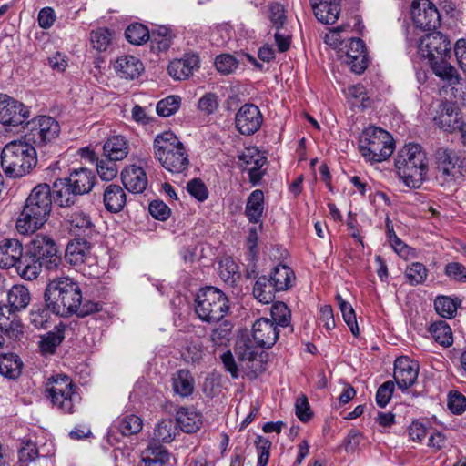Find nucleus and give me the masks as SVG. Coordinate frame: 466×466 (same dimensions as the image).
<instances>
[{
	"instance_id": "79ce46f5",
	"label": "nucleus",
	"mask_w": 466,
	"mask_h": 466,
	"mask_svg": "<svg viewBox=\"0 0 466 466\" xmlns=\"http://www.w3.org/2000/svg\"><path fill=\"white\" fill-rule=\"evenodd\" d=\"M178 433L177 422L171 419L162 420L153 431V440L158 442H171Z\"/></svg>"
},
{
	"instance_id": "39448f33",
	"label": "nucleus",
	"mask_w": 466,
	"mask_h": 466,
	"mask_svg": "<svg viewBox=\"0 0 466 466\" xmlns=\"http://www.w3.org/2000/svg\"><path fill=\"white\" fill-rule=\"evenodd\" d=\"M31 294L24 285H14L7 292V304H0V329L13 340H20L24 325L17 313L26 309Z\"/></svg>"
},
{
	"instance_id": "f704fd0d",
	"label": "nucleus",
	"mask_w": 466,
	"mask_h": 466,
	"mask_svg": "<svg viewBox=\"0 0 466 466\" xmlns=\"http://www.w3.org/2000/svg\"><path fill=\"white\" fill-rule=\"evenodd\" d=\"M268 279L278 291H284L292 286L295 274L289 267L279 264L273 268Z\"/></svg>"
},
{
	"instance_id": "2f4dec72",
	"label": "nucleus",
	"mask_w": 466,
	"mask_h": 466,
	"mask_svg": "<svg viewBox=\"0 0 466 466\" xmlns=\"http://www.w3.org/2000/svg\"><path fill=\"white\" fill-rule=\"evenodd\" d=\"M127 202L123 188L116 184L108 185L104 191V204L106 210L112 213L120 212Z\"/></svg>"
},
{
	"instance_id": "6e6d98bb",
	"label": "nucleus",
	"mask_w": 466,
	"mask_h": 466,
	"mask_svg": "<svg viewBox=\"0 0 466 466\" xmlns=\"http://www.w3.org/2000/svg\"><path fill=\"white\" fill-rule=\"evenodd\" d=\"M238 66L236 58L228 54H222L216 57L215 66L223 75L233 73Z\"/></svg>"
},
{
	"instance_id": "f8f14e48",
	"label": "nucleus",
	"mask_w": 466,
	"mask_h": 466,
	"mask_svg": "<svg viewBox=\"0 0 466 466\" xmlns=\"http://www.w3.org/2000/svg\"><path fill=\"white\" fill-rule=\"evenodd\" d=\"M30 254L42 262V266L48 270L56 269L61 264V257L55 240L47 236L36 235L27 246Z\"/></svg>"
},
{
	"instance_id": "7c9ffc66",
	"label": "nucleus",
	"mask_w": 466,
	"mask_h": 466,
	"mask_svg": "<svg viewBox=\"0 0 466 466\" xmlns=\"http://www.w3.org/2000/svg\"><path fill=\"white\" fill-rule=\"evenodd\" d=\"M66 178L73 186L72 190L79 195L88 193L93 188L96 181L95 174L87 168L76 169Z\"/></svg>"
},
{
	"instance_id": "4be33fe9",
	"label": "nucleus",
	"mask_w": 466,
	"mask_h": 466,
	"mask_svg": "<svg viewBox=\"0 0 466 466\" xmlns=\"http://www.w3.org/2000/svg\"><path fill=\"white\" fill-rule=\"evenodd\" d=\"M433 120L441 129L450 133L460 130L465 124L456 106L449 103L443 106L442 110Z\"/></svg>"
},
{
	"instance_id": "603ef678",
	"label": "nucleus",
	"mask_w": 466,
	"mask_h": 466,
	"mask_svg": "<svg viewBox=\"0 0 466 466\" xmlns=\"http://www.w3.org/2000/svg\"><path fill=\"white\" fill-rule=\"evenodd\" d=\"M49 312L51 311L46 304L45 306L33 305L29 315L30 322L36 329H46V324L50 318Z\"/></svg>"
},
{
	"instance_id": "09e8293b",
	"label": "nucleus",
	"mask_w": 466,
	"mask_h": 466,
	"mask_svg": "<svg viewBox=\"0 0 466 466\" xmlns=\"http://www.w3.org/2000/svg\"><path fill=\"white\" fill-rule=\"evenodd\" d=\"M112 32L106 27H100L90 34V41L95 49L98 52L106 51L112 44Z\"/></svg>"
},
{
	"instance_id": "052dcab7",
	"label": "nucleus",
	"mask_w": 466,
	"mask_h": 466,
	"mask_svg": "<svg viewBox=\"0 0 466 466\" xmlns=\"http://www.w3.org/2000/svg\"><path fill=\"white\" fill-rule=\"evenodd\" d=\"M347 48L344 58L353 59L357 56H367L364 42L360 38H350L345 45Z\"/></svg>"
},
{
	"instance_id": "6ab92c4d",
	"label": "nucleus",
	"mask_w": 466,
	"mask_h": 466,
	"mask_svg": "<svg viewBox=\"0 0 466 466\" xmlns=\"http://www.w3.org/2000/svg\"><path fill=\"white\" fill-rule=\"evenodd\" d=\"M198 67V56L195 54H186L182 58L171 61L167 66V71L169 76L175 80H185Z\"/></svg>"
},
{
	"instance_id": "dca6fc26",
	"label": "nucleus",
	"mask_w": 466,
	"mask_h": 466,
	"mask_svg": "<svg viewBox=\"0 0 466 466\" xmlns=\"http://www.w3.org/2000/svg\"><path fill=\"white\" fill-rule=\"evenodd\" d=\"M263 123V116L254 104L243 105L236 114L235 124L238 132L245 136H250L259 130Z\"/></svg>"
},
{
	"instance_id": "f03ea898",
	"label": "nucleus",
	"mask_w": 466,
	"mask_h": 466,
	"mask_svg": "<svg viewBox=\"0 0 466 466\" xmlns=\"http://www.w3.org/2000/svg\"><path fill=\"white\" fill-rule=\"evenodd\" d=\"M82 299L79 284L72 278L65 276L50 279L44 293L47 309L61 317H68L76 312Z\"/></svg>"
},
{
	"instance_id": "c756f323",
	"label": "nucleus",
	"mask_w": 466,
	"mask_h": 466,
	"mask_svg": "<svg viewBox=\"0 0 466 466\" xmlns=\"http://www.w3.org/2000/svg\"><path fill=\"white\" fill-rule=\"evenodd\" d=\"M73 186L66 178H60L55 181L53 185V198L60 207H70L75 204L78 193L75 192Z\"/></svg>"
},
{
	"instance_id": "393cba45",
	"label": "nucleus",
	"mask_w": 466,
	"mask_h": 466,
	"mask_svg": "<svg viewBox=\"0 0 466 466\" xmlns=\"http://www.w3.org/2000/svg\"><path fill=\"white\" fill-rule=\"evenodd\" d=\"M174 456L161 445L149 444L142 452L137 466H169Z\"/></svg>"
},
{
	"instance_id": "72a5a7b5",
	"label": "nucleus",
	"mask_w": 466,
	"mask_h": 466,
	"mask_svg": "<svg viewBox=\"0 0 466 466\" xmlns=\"http://www.w3.org/2000/svg\"><path fill=\"white\" fill-rule=\"evenodd\" d=\"M172 387L176 394L181 397H188L194 391L195 380L189 370L181 369L173 374Z\"/></svg>"
},
{
	"instance_id": "c85d7f7f",
	"label": "nucleus",
	"mask_w": 466,
	"mask_h": 466,
	"mask_svg": "<svg viewBox=\"0 0 466 466\" xmlns=\"http://www.w3.org/2000/svg\"><path fill=\"white\" fill-rule=\"evenodd\" d=\"M236 354L243 369H248L255 376L262 371V364L257 360V351L250 342L241 341L237 344Z\"/></svg>"
},
{
	"instance_id": "338daca9",
	"label": "nucleus",
	"mask_w": 466,
	"mask_h": 466,
	"mask_svg": "<svg viewBox=\"0 0 466 466\" xmlns=\"http://www.w3.org/2000/svg\"><path fill=\"white\" fill-rule=\"evenodd\" d=\"M24 445L19 450V460L23 463H29L38 457V449L31 441L23 442Z\"/></svg>"
},
{
	"instance_id": "49530a36",
	"label": "nucleus",
	"mask_w": 466,
	"mask_h": 466,
	"mask_svg": "<svg viewBox=\"0 0 466 466\" xmlns=\"http://www.w3.org/2000/svg\"><path fill=\"white\" fill-rule=\"evenodd\" d=\"M125 35L129 43L137 46L147 42L150 38L148 28L140 23L128 25L125 31Z\"/></svg>"
},
{
	"instance_id": "c9c22d12",
	"label": "nucleus",
	"mask_w": 466,
	"mask_h": 466,
	"mask_svg": "<svg viewBox=\"0 0 466 466\" xmlns=\"http://www.w3.org/2000/svg\"><path fill=\"white\" fill-rule=\"evenodd\" d=\"M103 149L105 156L110 160H122L128 154L127 142L122 136H114L108 138Z\"/></svg>"
},
{
	"instance_id": "1a4fd4ad",
	"label": "nucleus",
	"mask_w": 466,
	"mask_h": 466,
	"mask_svg": "<svg viewBox=\"0 0 466 466\" xmlns=\"http://www.w3.org/2000/svg\"><path fill=\"white\" fill-rule=\"evenodd\" d=\"M392 136L377 127L365 128L359 137V151L364 159L371 163L387 160L394 152Z\"/></svg>"
},
{
	"instance_id": "cd10ccee",
	"label": "nucleus",
	"mask_w": 466,
	"mask_h": 466,
	"mask_svg": "<svg viewBox=\"0 0 466 466\" xmlns=\"http://www.w3.org/2000/svg\"><path fill=\"white\" fill-rule=\"evenodd\" d=\"M17 273L24 279L27 280L35 279L41 270H42V262L38 259V258H35L32 254H30V249L26 247L25 252L22 251V255L17 259V263L15 266Z\"/></svg>"
},
{
	"instance_id": "e433bc0d",
	"label": "nucleus",
	"mask_w": 466,
	"mask_h": 466,
	"mask_svg": "<svg viewBox=\"0 0 466 466\" xmlns=\"http://www.w3.org/2000/svg\"><path fill=\"white\" fill-rule=\"evenodd\" d=\"M264 210V193L260 189L254 190L248 198L245 215L251 223H258Z\"/></svg>"
},
{
	"instance_id": "f257e3e1",
	"label": "nucleus",
	"mask_w": 466,
	"mask_h": 466,
	"mask_svg": "<svg viewBox=\"0 0 466 466\" xmlns=\"http://www.w3.org/2000/svg\"><path fill=\"white\" fill-rule=\"evenodd\" d=\"M418 52L428 59L433 73L449 85L461 84V78L451 65L449 60L451 57V42L448 37L441 32L427 34L420 38Z\"/></svg>"
},
{
	"instance_id": "0e129e2a",
	"label": "nucleus",
	"mask_w": 466,
	"mask_h": 466,
	"mask_svg": "<svg viewBox=\"0 0 466 466\" xmlns=\"http://www.w3.org/2000/svg\"><path fill=\"white\" fill-rule=\"evenodd\" d=\"M445 274L460 282H466V268L459 262H451L445 266Z\"/></svg>"
},
{
	"instance_id": "ddd939ff",
	"label": "nucleus",
	"mask_w": 466,
	"mask_h": 466,
	"mask_svg": "<svg viewBox=\"0 0 466 466\" xmlns=\"http://www.w3.org/2000/svg\"><path fill=\"white\" fill-rule=\"evenodd\" d=\"M434 161L437 169V179L441 185L452 182L458 174L461 158L451 148L441 147L434 152Z\"/></svg>"
},
{
	"instance_id": "a19ab883",
	"label": "nucleus",
	"mask_w": 466,
	"mask_h": 466,
	"mask_svg": "<svg viewBox=\"0 0 466 466\" xmlns=\"http://www.w3.org/2000/svg\"><path fill=\"white\" fill-rule=\"evenodd\" d=\"M461 304V300L459 298H451L444 295L437 296L434 300L436 312L445 319H453Z\"/></svg>"
},
{
	"instance_id": "4c0bfd02",
	"label": "nucleus",
	"mask_w": 466,
	"mask_h": 466,
	"mask_svg": "<svg viewBox=\"0 0 466 466\" xmlns=\"http://www.w3.org/2000/svg\"><path fill=\"white\" fill-rule=\"evenodd\" d=\"M23 362L18 355L15 353H4L0 355V374L9 378L16 379L22 373Z\"/></svg>"
},
{
	"instance_id": "b1692460",
	"label": "nucleus",
	"mask_w": 466,
	"mask_h": 466,
	"mask_svg": "<svg viewBox=\"0 0 466 466\" xmlns=\"http://www.w3.org/2000/svg\"><path fill=\"white\" fill-rule=\"evenodd\" d=\"M317 19L327 25L334 24L340 14V0H310Z\"/></svg>"
},
{
	"instance_id": "412c9836",
	"label": "nucleus",
	"mask_w": 466,
	"mask_h": 466,
	"mask_svg": "<svg viewBox=\"0 0 466 466\" xmlns=\"http://www.w3.org/2000/svg\"><path fill=\"white\" fill-rule=\"evenodd\" d=\"M67 223L70 233L76 238L86 239L95 233V225L90 216L84 211L72 212L67 218Z\"/></svg>"
},
{
	"instance_id": "473e14b6",
	"label": "nucleus",
	"mask_w": 466,
	"mask_h": 466,
	"mask_svg": "<svg viewBox=\"0 0 466 466\" xmlns=\"http://www.w3.org/2000/svg\"><path fill=\"white\" fill-rule=\"evenodd\" d=\"M175 421L187 433L196 432L202 424L201 414L189 408H181L177 413Z\"/></svg>"
},
{
	"instance_id": "aec40b11",
	"label": "nucleus",
	"mask_w": 466,
	"mask_h": 466,
	"mask_svg": "<svg viewBox=\"0 0 466 466\" xmlns=\"http://www.w3.org/2000/svg\"><path fill=\"white\" fill-rule=\"evenodd\" d=\"M121 180L127 190L138 194L147 186V177L144 169L135 165L127 167L121 172Z\"/></svg>"
},
{
	"instance_id": "ea45409f",
	"label": "nucleus",
	"mask_w": 466,
	"mask_h": 466,
	"mask_svg": "<svg viewBox=\"0 0 466 466\" xmlns=\"http://www.w3.org/2000/svg\"><path fill=\"white\" fill-rule=\"evenodd\" d=\"M276 292L278 290L265 275L258 277L253 287L254 297L263 304L273 302Z\"/></svg>"
},
{
	"instance_id": "3c124183",
	"label": "nucleus",
	"mask_w": 466,
	"mask_h": 466,
	"mask_svg": "<svg viewBox=\"0 0 466 466\" xmlns=\"http://www.w3.org/2000/svg\"><path fill=\"white\" fill-rule=\"evenodd\" d=\"M405 277L412 286L422 284L428 277V269L422 263L413 262L406 268Z\"/></svg>"
},
{
	"instance_id": "e2e57ef3",
	"label": "nucleus",
	"mask_w": 466,
	"mask_h": 466,
	"mask_svg": "<svg viewBox=\"0 0 466 466\" xmlns=\"http://www.w3.org/2000/svg\"><path fill=\"white\" fill-rule=\"evenodd\" d=\"M295 410L297 417L303 422L308 421L312 416L308 398L304 394L297 398Z\"/></svg>"
},
{
	"instance_id": "f3484780",
	"label": "nucleus",
	"mask_w": 466,
	"mask_h": 466,
	"mask_svg": "<svg viewBox=\"0 0 466 466\" xmlns=\"http://www.w3.org/2000/svg\"><path fill=\"white\" fill-rule=\"evenodd\" d=\"M419 364L408 357L397 358L394 362V380L400 389L405 390L417 380Z\"/></svg>"
},
{
	"instance_id": "69168bd1",
	"label": "nucleus",
	"mask_w": 466,
	"mask_h": 466,
	"mask_svg": "<svg viewBox=\"0 0 466 466\" xmlns=\"http://www.w3.org/2000/svg\"><path fill=\"white\" fill-rule=\"evenodd\" d=\"M149 212L156 219L165 221L171 213L170 208L161 200H154L149 204Z\"/></svg>"
},
{
	"instance_id": "de8ad7c7",
	"label": "nucleus",
	"mask_w": 466,
	"mask_h": 466,
	"mask_svg": "<svg viewBox=\"0 0 466 466\" xmlns=\"http://www.w3.org/2000/svg\"><path fill=\"white\" fill-rule=\"evenodd\" d=\"M218 326L213 329L210 334V339L216 346L226 345L229 341L233 324L230 320L224 318L219 322H216Z\"/></svg>"
},
{
	"instance_id": "4d7b16f0",
	"label": "nucleus",
	"mask_w": 466,
	"mask_h": 466,
	"mask_svg": "<svg viewBox=\"0 0 466 466\" xmlns=\"http://www.w3.org/2000/svg\"><path fill=\"white\" fill-rule=\"evenodd\" d=\"M255 445L258 454V465L267 466L272 445L271 441L261 435H258L255 440Z\"/></svg>"
},
{
	"instance_id": "13d9d810",
	"label": "nucleus",
	"mask_w": 466,
	"mask_h": 466,
	"mask_svg": "<svg viewBox=\"0 0 466 466\" xmlns=\"http://www.w3.org/2000/svg\"><path fill=\"white\" fill-rule=\"evenodd\" d=\"M115 162L116 160H110L109 158L97 160L96 170L101 179L110 181L116 177L117 167Z\"/></svg>"
},
{
	"instance_id": "680f3d73",
	"label": "nucleus",
	"mask_w": 466,
	"mask_h": 466,
	"mask_svg": "<svg viewBox=\"0 0 466 466\" xmlns=\"http://www.w3.org/2000/svg\"><path fill=\"white\" fill-rule=\"evenodd\" d=\"M394 391V382L388 380L380 385L376 393V402L380 408H384L390 400Z\"/></svg>"
},
{
	"instance_id": "774afa93",
	"label": "nucleus",
	"mask_w": 466,
	"mask_h": 466,
	"mask_svg": "<svg viewBox=\"0 0 466 466\" xmlns=\"http://www.w3.org/2000/svg\"><path fill=\"white\" fill-rule=\"evenodd\" d=\"M449 409L455 414H460L466 409V398L459 392H451L448 400Z\"/></svg>"
},
{
	"instance_id": "0eeeda50",
	"label": "nucleus",
	"mask_w": 466,
	"mask_h": 466,
	"mask_svg": "<svg viewBox=\"0 0 466 466\" xmlns=\"http://www.w3.org/2000/svg\"><path fill=\"white\" fill-rule=\"evenodd\" d=\"M154 154L162 167L169 172L182 173L189 166L188 154L183 143L171 131H165L156 137Z\"/></svg>"
},
{
	"instance_id": "2eb2a0df",
	"label": "nucleus",
	"mask_w": 466,
	"mask_h": 466,
	"mask_svg": "<svg viewBox=\"0 0 466 466\" xmlns=\"http://www.w3.org/2000/svg\"><path fill=\"white\" fill-rule=\"evenodd\" d=\"M30 116V110L23 103L7 95L0 96V123L5 126H18Z\"/></svg>"
},
{
	"instance_id": "37998d69",
	"label": "nucleus",
	"mask_w": 466,
	"mask_h": 466,
	"mask_svg": "<svg viewBox=\"0 0 466 466\" xmlns=\"http://www.w3.org/2000/svg\"><path fill=\"white\" fill-rule=\"evenodd\" d=\"M174 34L166 25H159L150 33L152 48L157 51H167L173 41Z\"/></svg>"
},
{
	"instance_id": "8fccbe9b",
	"label": "nucleus",
	"mask_w": 466,
	"mask_h": 466,
	"mask_svg": "<svg viewBox=\"0 0 466 466\" xmlns=\"http://www.w3.org/2000/svg\"><path fill=\"white\" fill-rule=\"evenodd\" d=\"M271 318L274 325L286 328L290 324V309L284 302H275L271 307Z\"/></svg>"
},
{
	"instance_id": "7ed1b4c3",
	"label": "nucleus",
	"mask_w": 466,
	"mask_h": 466,
	"mask_svg": "<svg viewBox=\"0 0 466 466\" xmlns=\"http://www.w3.org/2000/svg\"><path fill=\"white\" fill-rule=\"evenodd\" d=\"M52 207V191L46 183L35 186L27 197L16 221L20 234L27 235L39 229L47 220Z\"/></svg>"
},
{
	"instance_id": "a18cd8bd",
	"label": "nucleus",
	"mask_w": 466,
	"mask_h": 466,
	"mask_svg": "<svg viewBox=\"0 0 466 466\" xmlns=\"http://www.w3.org/2000/svg\"><path fill=\"white\" fill-rule=\"evenodd\" d=\"M430 332L431 333L435 341L439 344L444 347H449L452 344V331L446 321H435L431 325Z\"/></svg>"
},
{
	"instance_id": "6e6552de",
	"label": "nucleus",
	"mask_w": 466,
	"mask_h": 466,
	"mask_svg": "<svg viewBox=\"0 0 466 466\" xmlns=\"http://www.w3.org/2000/svg\"><path fill=\"white\" fill-rule=\"evenodd\" d=\"M23 138L44 155L56 152L55 142L60 134V125L52 116H37L26 121Z\"/></svg>"
},
{
	"instance_id": "5fc2aeb1",
	"label": "nucleus",
	"mask_w": 466,
	"mask_h": 466,
	"mask_svg": "<svg viewBox=\"0 0 466 466\" xmlns=\"http://www.w3.org/2000/svg\"><path fill=\"white\" fill-rule=\"evenodd\" d=\"M219 275L226 283L233 285L239 278L237 264L233 260L226 258L220 263Z\"/></svg>"
},
{
	"instance_id": "bf43d9fd",
	"label": "nucleus",
	"mask_w": 466,
	"mask_h": 466,
	"mask_svg": "<svg viewBox=\"0 0 466 466\" xmlns=\"http://www.w3.org/2000/svg\"><path fill=\"white\" fill-rule=\"evenodd\" d=\"M187 192L198 201H204L208 197V190L200 178H193L187 185Z\"/></svg>"
},
{
	"instance_id": "c03bdc74",
	"label": "nucleus",
	"mask_w": 466,
	"mask_h": 466,
	"mask_svg": "<svg viewBox=\"0 0 466 466\" xmlns=\"http://www.w3.org/2000/svg\"><path fill=\"white\" fill-rule=\"evenodd\" d=\"M64 329L58 327L47 332L39 341V348L43 354H53L64 339Z\"/></svg>"
},
{
	"instance_id": "a211bd4d",
	"label": "nucleus",
	"mask_w": 466,
	"mask_h": 466,
	"mask_svg": "<svg viewBox=\"0 0 466 466\" xmlns=\"http://www.w3.org/2000/svg\"><path fill=\"white\" fill-rule=\"evenodd\" d=\"M252 336L260 348L269 349L279 338V329L268 318H261L253 324Z\"/></svg>"
},
{
	"instance_id": "864d4df0",
	"label": "nucleus",
	"mask_w": 466,
	"mask_h": 466,
	"mask_svg": "<svg viewBox=\"0 0 466 466\" xmlns=\"http://www.w3.org/2000/svg\"><path fill=\"white\" fill-rule=\"evenodd\" d=\"M179 106L180 98L176 96H169L157 104L156 111L161 116H169L175 114Z\"/></svg>"
},
{
	"instance_id": "a878e982",
	"label": "nucleus",
	"mask_w": 466,
	"mask_h": 466,
	"mask_svg": "<svg viewBox=\"0 0 466 466\" xmlns=\"http://www.w3.org/2000/svg\"><path fill=\"white\" fill-rule=\"evenodd\" d=\"M114 69L119 77L133 80L144 71V65L137 57L126 55L115 61Z\"/></svg>"
},
{
	"instance_id": "bb28decb",
	"label": "nucleus",
	"mask_w": 466,
	"mask_h": 466,
	"mask_svg": "<svg viewBox=\"0 0 466 466\" xmlns=\"http://www.w3.org/2000/svg\"><path fill=\"white\" fill-rule=\"evenodd\" d=\"M23 245L15 238H4L0 241V268L15 267L22 255Z\"/></svg>"
},
{
	"instance_id": "58836bf2",
	"label": "nucleus",
	"mask_w": 466,
	"mask_h": 466,
	"mask_svg": "<svg viewBox=\"0 0 466 466\" xmlns=\"http://www.w3.org/2000/svg\"><path fill=\"white\" fill-rule=\"evenodd\" d=\"M114 426L123 436H131L140 432L143 421L135 414H125L115 420Z\"/></svg>"
},
{
	"instance_id": "9b49d317",
	"label": "nucleus",
	"mask_w": 466,
	"mask_h": 466,
	"mask_svg": "<svg viewBox=\"0 0 466 466\" xmlns=\"http://www.w3.org/2000/svg\"><path fill=\"white\" fill-rule=\"evenodd\" d=\"M75 388L68 376L56 374L48 379L46 384V395L62 412L72 414L76 411L79 400Z\"/></svg>"
},
{
	"instance_id": "9d476101",
	"label": "nucleus",
	"mask_w": 466,
	"mask_h": 466,
	"mask_svg": "<svg viewBox=\"0 0 466 466\" xmlns=\"http://www.w3.org/2000/svg\"><path fill=\"white\" fill-rule=\"evenodd\" d=\"M195 311L205 322H219L229 311V300L220 289L207 286L197 293Z\"/></svg>"
},
{
	"instance_id": "5701e85b",
	"label": "nucleus",
	"mask_w": 466,
	"mask_h": 466,
	"mask_svg": "<svg viewBox=\"0 0 466 466\" xmlns=\"http://www.w3.org/2000/svg\"><path fill=\"white\" fill-rule=\"evenodd\" d=\"M91 253V244L86 239L76 238L70 240L65 252V260L71 266H81Z\"/></svg>"
},
{
	"instance_id": "4468645a",
	"label": "nucleus",
	"mask_w": 466,
	"mask_h": 466,
	"mask_svg": "<svg viewBox=\"0 0 466 466\" xmlns=\"http://www.w3.org/2000/svg\"><path fill=\"white\" fill-rule=\"evenodd\" d=\"M410 13L414 25L421 30H435L441 25V15L430 0H414Z\"/></svg>"
},
{
	"instance_id": "20e7f679",
	"label": "nucleus",
	"mask_w": 466,
	"mask_h": 466,
	"mask_svg": "<svg viewBox=\"0 0 466 466\" xmlns=\"http://www.w3.org/2000/svg\"><path fill=\"white\" fill-rule=\"evenodd\" d=\"M36 165V149L23 137L8 142L2 149L1 167L10 178L30 174Z\"/></svg>"
},
{
	"instance_id": "423d86ee",
	"label": "nucleus",
	"mask_w": 466,
	"mask_h": 466,
	"mask_svg": "<svg viewBox=\"0 0 466 466\" xmlns=\"http://www.w3.org/2000/svg\"><path fill=\"white\" fill-rule=\"evenodd\" d=\"M395 167L407 187L419 188L428 172L426 154L418 144L406 145L397 155Z\"/></svg>"
}]
</instances>
